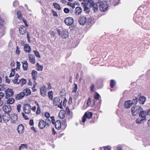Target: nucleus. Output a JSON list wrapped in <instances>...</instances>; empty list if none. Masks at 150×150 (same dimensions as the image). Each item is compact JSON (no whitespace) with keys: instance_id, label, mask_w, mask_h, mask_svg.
<instances>
[{"instance_id":"f257e3e1","label":"nucleus","mask_w":150,"mask_h":150,"mask_svg":"<svg viewBox=\"0 0 150 150\" xmlns=\"http://www.w3.org/2000/svg\"><path fill=\"white\" fill-rule=\"evenodd\" d=\"M83 6L88 8H91L93 9L94 12L97 11L98 9V6L96 3L91 0H84L81 3Z\"/></svg>"},{"instance_id":"f03ea898","label":"nucleus","mask_w":150,"mask_h":150,"mask_svg":"<svg viewBox=\"0 0 150 150\" xmlns=\"http://www.w3.org/2000/svg\"><path fill=\"white\" fill-rule=\"evenodd\" d=\"M91 19L90 18H87L86 17L84 16H80L78 19L79 24L81 25H84L87 23H91Z\"/></svg>"},{"instance_id":"7ed1b4c3","label":"nucleus","mask_w":150,"mask_h":150,"mask_svg":"<svg viewBox=\"0 0 150 150\" xmlns=\"http://www.w3.org/2000/svg\"><path fill=\"white\" fill-rule=\"evenodd\" d=\"M96 4L97 6H99L100 10L101 11L105 12L107 9L108 6L106 2L100 1Z\"/></svg>"},{"instance_id":"20e7f679","label":"nucleus","mask_w":150,"mask_h":150,"mask_svg":"<svg viewBox=\"0 0 150 150\" xmlns=\"http://www.w3.org/2000/svg\"><path fill=\"white\" fill-rule=\"evenodd\" d=\"M142 110V109L141 107L136 105L133 106L132 108L131 112L132 115L135 116V114H134L135 113H137L139 112H140Z\"/></svg>"},{"instance_id":"39448f33","label":"nucleus","mask_w":150,"mask_h":150,"mask_svg":"<svg viewBox=\"0 0 150 150\" xmlns=\"http://www.w3.org/2000/svg\"><path fill=\"white\" fill-rule=\"evenodd\" d=\"M137 98H136L135 99H134L133 100V102L130 100H128L127 101H126L125 102L124 104V107L126 108H129L132 106L133 103H135L136 102L137 103Z\"/></svg>"},{"instance_id":"423d86ee","label":"nucleus","mask_w":150,"mask_h":150,"mask_svg":"<svg viewBox=\"0 0 150 150\" xmlns=\"http://www.w3.org/2000/svg\"><path fill=\"white\" fill-rule=\"evenodd\" d=\"M62 101L61 100L60 102V100L59 97H54L53 100V104L55 106L57 105L58 107H59L61 108L62 104Z\"/></svg>"},{"instance_id":"0eeeda50","label":"nucleus","mask_w":150,"mask_h":150,"mask_svg":"<svg viewBox=\"0 0 150 150\" xmlns=\"http://www.w3.org/2000/svg\"><path fill=\"white\" fill-rule=\"evenodd\" d=\"M93 114L91 112H86L82 118V122L84 123L86 118L88 119H91L92 116Z\"/></svg>"},{"instance_id":"6e6552de","label":"nucleus","mask_w":150,"mask_h":150,"mask_svg":"<svg viewBox=\"0 0 150 150\" xmlns=\"http://www.w3.org/2000/svg\"><path fill=\"white\" fill-rule=\"evenodd\" d=\"M23 110L24 112L26 114L30 113L31 111V106L29 104H25L23 106Z\"/></svg>"},{"instance_id":"1a4fd4ad","label":"nucleus","mask_w":150,"mask_h":150,"mask_svg":"<svg viewBox=\"0 0 150 150\" xmlns=\"http://www.w3.org/2000/svg\"><path fill=\"white\" fill-rule=\"evenodd\" d=\"M6 97L8 98L12 96L14 94V92L12 89L8 88L5 90Z\"/></svg>"},{"instance_id":"9d476101","label":"nucleus","mask_w":150,"mask_h":150,"mask_svg":"<svg viewBox=\"0 0 150 150\" xmlns=\"http://www.w3.org/2000/svg\"><path fill=\"white\" fill-rule=\"evenodd\" d=\"M74 22V20L71 17H69L66 18L64 20L65 23L67 25H71Z\"/></svg>"},{"instance_id":"9b49d317","label":"nucleus","mask_w":150,"mask_h":150,"mask_svg":"<svg viewBox=\"0 0 150 150\" xmlns=\"http://www.w3.org/2000/svg\"><path fill=\"white\" fill-rule=\"evenodd\" d=\"M3 110L5 112L8 113L11 110V106L9 105H4L3 106Z\"/></svg>"},{"instance_id":"f8f14e48","label":"nucleus","mask_w":150,"mask_h":150,"mask_svg":"<svg viewBox=\"0 0 150 150\" xmlns=\"http://www.w3.org/2000/svg\"><path fill=\"white\" fill-rule=\"evenodd\" d=\"M10 118V115L8 114L2 116V119L3 121L5 123L8 122Z\"/></svg>"},{"instance_id":"ddd939ff","label":"nucleus","mask_w":150,"mask_h":150,"mask_svg":"<svg viewBox=\"0 0 150 150\" xmlns=\"http://www.w3.org/2000/svg\"><path fill=\"white\" fill-rule=\"evenodd\" d=\"M148 114L147 111L142 110L140 112L139 115L141 118H143L144 120Z\"/></svg>"},{"instance_id":"4468645a","label":"nucleus","mask_w":150,"mask_h":150,"mask_svg":"<svg viewBox=\"0 0 150 150\" xmlns=\"http://www.w3.org/2000/svg\"><path fill=\"white\" fill-rule=\"evenodd\" d=\"M40 92L42 96L44 97L47 94V90L45 86H42L40 88Z\"/></svg>"},{"instance_id":"2eb2a0df","label":"nucleus","mask_w":150,"mask_h":150,"mask_svg":"<svg viewBox=\"0 0 150 150\" xmlns=\"http://www.w3.org/2000/svg\"><path fill=\"white\" fill-rule=\"evenodd\" d=\"M38 126L41 129H43L46 126L45 121L43 120H40L39 122Z\"/></svg>"},{"instance_id":"dca6fc26","label":"nucleus","mask_w":150,"mask_h":150,"mask_svg":"<svg viewBox=\"0 0 150 150\" xmlns=\"http://www.w3.org/2000/svg\"><path fill=\"white\" fill-rule=\"evenodd\" d=\"M24 96H27L30 95L31 94V91L30 89L28 88H26L24 89L22 92Z\"/></svg>"},{"instance_id":"f3484780","label":"nucleus","mask_w":150,"mask_h":150,"mask_svg":"<svg viewBox=\"0 0 150 150\" xmlns=\"http://www.w3.org/2000/svg\"><path fill=\"white\" fill-rule=\"evenodd\" d=\"M19 31V33L21 35H24L25 34L26 32V28L25 27L21 25L20 27Z\"/></svg>"},{"instance_id":"a211bd4d","label":"nucleus","mask_w":150,"mask_h":150,"mask_svg":"<svg viewBox=\"0 0 150 150\" xmlns=\"http://www.w3.org/2000/svg\"><path fill=\"white\" fill-rule=\"evenodd\" d=\"M24 127L22 124L19 125L18 127L17 130L18 133L22 134L23 132Z\"/></svg>"},{"instance_id":"6ab92c4d","label":"nucleus","mask_w":150,"mask_h":150,"mask_svg":"<svg viewBox=\"0 0 150 150\" xmlns=\"http://www.w3.org/2000/svg\"><path fill=\"white\" fill-rule=\"evenodd\" d=\"M54 124H55V127L56 129H59L61 128V123L59 120L56 121Z\"/></svg>"},{"instance_id":"aec40b11","label":"nucleus","mask_w":150,"mask_h":150,"mask_svg":"<svg viewBox=\"0 0 150 150\" xmlns=\"http://www.w3.org/2000/svg\"><path fill=\"white\" fill-rule=\"evenodd\" d=\"M61 35L62 38L65 39L68 37V33L66 30H64L62 32Z\"/></svg>"},{"instance_id":"412c9836","label":"nucleus","mask_w":150,"mask_h":150,"mask_svg":"<svg viewBox=\"0 0 150 150\" xmlns=\"http://www.w3.org/2000/svg\"><path fill=\"white\" fill-rule=\"evenodd\" d=\"M24 50L25 52L29 53L31 52V48L29 45L27 44L24 46Z\"/></svg>"},{"instance_id":"4be33fe9","label":"nucleus","mask_w":150,"mask_h":150,"mask_svg":"<svg viewBox=\"0 0 150 150\" xmlns=\"http://www.w3.org/2000/svg\"><path fill=\"white\" fill-rule=\"evenodd\" d=\"M17 116L16 115H13L11 117V121L12 123H15L17 121Z\"/></svg>"},{"instance_id":"5701e85b","label":"nucleus","mask_w":150,"mask_h":150,"mask_svg":"<svg viewBox=\"0 0 150 150\" xmlns=\"http://www.w3.org/2000/svg\"><path fill=\"white\" fill-rule=\"evenodd\" d=\"M82 11V9L81 7H77L75 9V13L77 15H79Z\"/></svg>"},{"instance_id":"b1692460","label":"nucleus","mask_w":150,"mask_h":150,"mask_svg":"<svg viewBox=\"0 0 150 150\" xmlns=\"http://www.w3.org/2000/svg\"><path fill=\"white\" fill-rule=\"evenodd\" d=\"M24 96L22 92L16 95L15 99L16 100H19L22 98Z\"/></svg>"},{"instance_id":"393cba45","label":"nucleus","mask_w":150,"mask_h":150,"mask_svg":"<svg viewBox=\"0 0 150 150\" xmlns=\"http://www.w3.org/2000/svg\"><path fill=\"white\" fill-rule=\"evenodd\" d=\"M31 74L33 79L34 80H36L38 76L37 72L36 71L33 70L32 71Z\"/></svg>"},{"instance_id":"a878e982","label":"nucleus","mask_w":150,"mask_h":150,"mask_svg":"<svg viewBox=\"0 0 150 150\" xmlns=\"http://www.w3.org/2000/svg\"><path fill=\"white\" fill-rule=\"evenodd\" d=\"M22 67L23 70L24 71H25L28 69V64L26 61H24L22 62Z\"/></svg>"},{"instance_id":"bb28decb","label":"nucleus","mask_w":150,"mask_h":150,"mask_svg":"<svg viewBox=\"0 0 150 150\" xmlns=\"http://www.w3.org/2000/svg\"><path fill=\"white\" fill-rule=\"evenodd\" d=\"M29 59L30 62L32 64H34L35 63V57L33 56L31 54L29 55Z\"/></svg>"},{"instance_id":"cd10ccee","label":"nucleus","mask_w":150,"mask_h":150,"mask_svg":"<svg viewBox=\"0 0 150 150\" xmlns=\"http://www.w3.org/2000/svg\"><path fill=\"white\" fill-rule=\"evenodd\" d=\"M28 146L26 144H22L19 147V150H23L25 149H27Z\"/></svg>"},{"instance_id":"c85d7f7f","label":"nucleus","mask_w":150,"mask_h":150,"mask_svg":"<svg viewBox=\"0 0 150 150\" xmlns=\"http://www.w3.org/2000/svg\"><path fill=\"white\" fill-rule=\"evenodd\" d=\"M26 79L22 78L21 80H19L18 83L20 84L21 86H22L23 85L25 84L26 83Z\"/></svg>"},{"instance_id":"c756f323","label":"nucleus","mask_w":150,"mask_h":150,"mask_svg":"<svg viewBox=\"0 0 150 150\" xmlns=\"http://www.w3.org/2000/svg\"><path fill=\"white\" fill-rule=\"evenodd\" d=\"M0 28L3 30L5 29V27L4 25V22L1 20V18H0Z\"/></svg>"},{"instance_id":"7c9ffc66","label":"nucleus","mask_w":150,"mask_h":150,"mask_svg":"<svg viewBox=\"0 0 150 150\" xmlns=\"http://www.w3.org/2000/svg\"><path fill=\"white\" fill-rule=\"evenodd\" d=\"M146 99L145 97L144 96H141L139 98L140 102L142 104H144L145 101Z\"/></svg>"},{"instance_id":"2f4dec72","label":"nucleus","mask_w":150,"mask_h":150,"mask_svg":"<svg viewBox=\"0 0 150 150\" xmlns=\"http://www.w3.org/2000/svg\"><path fill=\"white\" fill-rule=\"evenodd\" d=\"M45 122L46 124V127H49L51 124V121L50 119L48 118H47L45 119Z\"/></svg>"},{"instance_id":"473e14b6","label":"nucleus","mask_w":150,"mask_h":150,"mask_svg":"<svg viewBox=\"0 0 150 150\" xmlns=\"http://www.w3.org/2000/svg\"><path fill=\"white\" fill-rule=\"evenodd\" d=\"M116 82L114 80H111L110 81V86L111 88H112L115 85Z\"/></svg>"},{"instance_id":"72a5a7b5","label":"nucleus","mask_w":150,"mask_h":150,"mask_svg":"<svg viewBox=\"0 0 150 150\" xmlns=\"http://www.w3.org/2000/svg\"><path fill=\"white\" fill-rule=\"evenodd\" d=\"M53 6L54 8L58 10H59L61 9L60 6L59 4L56 3H54L53 4Z\"/></svg>"},{"instance_id":"f704fd0d","label":"nucleus","mask_w":150,"mask_h":150,"mask_svg":"<svg viewBox=\"0 0 150 150\" xmlns=\"http://www.w3.org/2000/svg\"><path fill=\"white\" fill-rule=\"evenodd\" d=\"M15 101L13 98H11L7 100V103L8 104H12Z\"/></svg>"},{"instance_id":"c9c22d12","label":"nucleus","mask_w":150,"mask_h":150,"mask_svg":"<svg viewBox=\"0 0 150 150\" xmlns=\"http://www.w3.org/2000/svg\"><path fill=\"white\" fill-rule=\"evenodd\" d=\"M36 66L37 67V70L38 71L42 70L43 68V66L40 65L38 63H37Z\"/></svg>"},{"instance_id":"e433bc0d","label":"nucleus","mask_w":150,"mask_h":150,"mask_svg":"<svg viewBox=\"0 0 150 150\" xmlns=\"http://www.w3.org/2000/svg\"><path fill=\"white\" fill-rule=\"evenodd\" d=\"M143 120L144 119H141L140 118H138L136 120V122L137 124H140L142 123Z\"/></svg>"},{"instance_id":"4c0bfd02","label":"nucleus","mask_w":150,"mask_h":150,"mask_svg":"<svg viewBox=\"0 0 150 150\" xmlns=\"http://www.w3.org/2000/svg\"><path fill=\"white\" fill-rule=\"evenodd\" d=\"M16 14L17 16V17L18 19L19 20H21L22 19V15L21 14V12L19 11H18L16 13Z\"/></svg>"},{"instance_id":"58836bf2","label":"nucleus","mask_w":150,"mask_h":150,"mask_svg":"<svg viewBox=\"0 0 150 150\" xmlns=\"http://www.w3.org/2000/svg\"><path fill=\"white\" fill-rule=\"evenodd\" d=\"M53 93L52 91H50L48 93V96L49 98L51 100H52L53 98Z\"/></svg>"},{"instance_id":"ea45409f","label":"nucleus","mask_w":150,"mask_h":150,"mask_svg":"<svg viewBox=\"0 0 150 150\" xmlns=\"http://www.w3.org/2000/svg\"><path fill=\"white\" fill-rule=\"evenodd\" d=\"M77 89V85L76 84H74V87L73 88V89L72 91V92L74 93L76 92Z\"/></svg>"},{"instance_id":"a19ab883","label":"nucleus","mask_w":150,"mask_h":150,"mask_svg":"<svg viewBox=\"0 0 150 150\" xmlns=\"http://www.w3.org/2000/svg\"><path fill=\"white\" fill-rule=\"evenodd\" d=\"M84 10L86 13H89L90 11V9L89 8L84 7Z\"/></svg>"},{"instance_id":"79ce46f5","label":"nucleus","mask_w":150,"mask_h":150,"mask_svg":"<svg viewBox=\"0 0 150 150\" xmlns=\"http://www.w3.org/2000/svg\"><path fill=\"white\" fill-rule=\"evenodd\" d=\"M15 69H12V70L11 71V74H10L9 77H12L15 74Z\"/></svg>"},{"instance_id":"37998d69","label":"nucleus","mask_w":150,"mask_h":150,"mask_svg":"<svg viewBox=\"0 0 150 150\" xmlns=\"http://www.w3.org/2000/svg\"><path fill=\"white\" fill-rule=\"evenodd\" d=\"M34 52L35 55L36 57L38 58L40 57V56L39 54V52H38L36 50L34 51Z\"/></svg>"},{"instance_id":"c03bdc74","label":"nucleus","mask_w":150,"mask_h":150,"mask_svg":"<svg viewBox=\"0 0 150 150\" xmlns=\"http://www.w3.org/2000/svg\"><path fill=\"white\" fill-rule=\"evenodd\" d=\"M100 97V95L98 93H96L94 96V98L96 100H98Z\"/></svg>"},{"instance_id":"a18cd8bd","label":"nucleus","mask_w":150,"mask_h":150,"mask_svg":"<svg viewBox=\"0 0 150 150\" xmlns=\"http://www.w3.org/2000/svg\"><path fill=\"white\" fill-rule=\"evenodd\" d=\"M20 64L19 62H16V68L15 69L17 71L18 69H19L20 68Z\"/></svg>"},{"instance_id":"49530a36","label":"nucleus","mask_w":150,"mask_h":150,"mask_svg":"<svg viewBox=\"0 0 150 150\" xmlns=\"http://www.w3.org/2000/svg\"><path fill=\"white\" fill-rule=\"evenodd\" d=\"M67 4L72 7L73 8H75V5L74 4H72L70 3H68Z\"/></svg>"},{"instance_id":"de8ad7c7","label":"nucleus","mask_w":150,"mask_h":150,"mask_svg":"<svg viewBox=\"0 0 150 150\" xmlns=\"http://www.w3.org/2000/svg\"><path fill=\"white\" fill-rule=\"evenodd\" d=\"M52 13L53 15L54 16H58V15L57 14V12L53 10H52Z\"/></svg>"},{"instance_id":"09e8293b","label":"nucleus","mask_w":150,"mask_h":150,"mask_svg":"<svg viewBox=\"0 0 150 150\" xmlns=\"http://www.w3.org/2000/svg\"><path fill=\"white\" fill-rule=\"evenodd\" d=\"M40 112H41L40 109V108L39 107V106H38V107L37 110L36 111V113L37 114H39L40 113Z\"/></svg>"},{"instance_id":"8fccbe9b","label":"nucleus","mask_w":150,"mask_h":150,"mask_svg":"<svg viewBox=\"0 0 150 150\" xmlns=\"http://www.w3.org/2000/svg\"><path fill=\"white\" fill-rule=\"evenodd\" d=\"M20 51H19V48L18 47V46L17 47L16 50V54H17L18 55L20 54Z\"/></svg>"},{"instance_id":"3c124183","label":"nucleus","mask_w":150,"mask_h":150,"mask_svg":"<svg viewBox=\"0 0 150 150\" xmlns=\"http://www.w3.org/2000/svg\"><path fill=\"white\" fill-rule=\"evenodd\" d=\"M21 107V105L19 104L18 105L17 107V110L18 112H20V108Z\"/></svg>"},{"instance_id":"603ef678","label":"nucleus","mask_w":150,"mask_h":150,"mask_svg":"<svg viewBox=\"0 0 150 150\" xmlns=\"http://www.w3.org/2000/svg\"><path fill=\"white\" fill-rule=\"evenodd\" d=\"M64 12L66 13H68L69 12V10L67 8H65L64 9Z\"/></svg>"},{"instance_id":"864d4df0","label":"nucleus","mask_w":150,"mask_h":150,"mask_svg":"<svg viewBox=\"0 0 150 150\" xmlns=\"http://www.w3.org/2000/svg\"><path fill=\"white\" fill-rule=\"evenodd\" d=\"M27 38L28 41V42H30V37L29 36V33L28 32H27Z\"/></svg>"},{"instance_id":"5fc2aeb1","label":"nucleus","mask_w":150,"mask_h":150,"mask_svg":"<svg viewBox=\"0 0 150 150\" xmlns=\"http://www.w3.org/2000/svg\"><path fill=\"white\" fill-rule=\"evenodd\" d=\"M12 81L14 83H17V84H18V79H17L15 78L14 79L12 80Z\"/></svg>"},{"instance_id":"6e6d98bb","label":"nucleus","mask_w":150,"mask_h":150,"mask_svg":"<svg viewBox=\"0 0 150 150\" xmlns=\"http://www.w3.org/2000/svg\"><path fill=\"white\" fill-rule=\"evenodd\" d=\"M91 104V99L90 98H88L87 103V104L89 106Z\"/></svg>"},{"instance_id":"4d7b16f0","label":"nucleus","mask_w":150,"mask_h":150,"mask_svg":"<svg viewBox=\"0 0 150 150\" xmlns=\"http://www.w3.org/2000/svg\"><path fill=\"white\" fill-rule=\"evenodd\" d=\"M110 147L109 146H107L105 147H104V150H110Z\"/></svg>"},{"instance_id":"13d9d810","label":"nucleus","mask_w":150,"mask_h":150,"mask_svg":"<svg viewBox=\"0 0 150 150\" xmlns=\"http://www.w3.org/2000/svg\"><path fill=\"white\" fill-rule=\"evenodd\" d=\"M45 116L47 118H49L50 117V114L49 113L46 112L45 113Z\"/></svg>"},{"instance_id":"bf43d9fd","label":"nucleus","mask_w":150,"mask_h":150,"mask_svg":"<svg viewBox=\"0 0 150 150\" xmlns=\"http://www.w3.org/2000/svg\"><path fill=\"white\" fill-rule=\"evenodd\" d=\"M51 119L52 120V123L53 124H54V123H55V120L54 119V116H52V117H51Z\"/></svg>"},{"instance_id":"052dcab7","label":"nucleus","mask_w":150,"mask_h":150,"mask_svg":"<svg viewBox=\"0 0 150 150\" xmlns=\"http://www.w3.org/2000/svg\"><path fill=\"white\" fill-rule=\"evenodd\" d=\"M22 115L25 120L28 119V118L27 117V116L25 115L24 113L23 112H22Z\"/></svg>"},{"instance_id":"680f3d73","label":"nucleus","mask_w":150,"mask_h":150,"mask_svg":"<svg viewBox=\"0 0 150 150\" xmlns=\"http://www.w3.org/2000/svg\"><path fill=\"white\" fill-rule=\"evenodd\" d=\"M18 5V2L15 1L13 3V5L14 6H16Z\"/></svg>"},{"instance_id":"e2e57ef3","label":"nucleus","mask_w":150,"mask_h":150,"mask_svg":"<svg viewBox=\"0 0 150 150\" xmlns=\"http://www.w3.org/2000/svg\"><path fill=\"white\" fill-rule=\"evenodd\" d=\"M94 88V85L93 84H92L91 86V91H93Z\"/></svg>"},{"instance_id":"0e129e2a","label":"nucleus","mask_w":150,"mask_h":150,"mask_svg":"<svg viewBox=\"0 0 150 150\" xmlns=\"http://www.w3.org/2000/svg\"><path fill=\"white\" fill-rule=\"evenodd\" d=\"M29 123L30 125H34L33 121V120H30L29 122Z\"/></svg>"},{"instance_id":"69168bd1","label":"nucleus","mask_w":150,"mask_h":150,"mask_svg":"<svg viewBox=\"0 0 150 150\" xmlns=\"http://www.w3.org/2000/svg\"><path fill=\"white\" fill-rule=\"evenodd\" d=\"M15 63L13 60H11V63L10 65L12 66H14L15 65Z\"/></svg>"},{"instance_id":"338daca9","label":"nucleus","mask_w":150,"mask_h":150,"mask_svg":"<svg viewBox=\"0 0 150 150\" xmlns=\"http://www.w3.org/2000/svg\"><path fill=\"white\" fill-rule=\"evenodd\" d=\"M66 112L68 113V114H69L70 113V110L68 107H67L66 109Z\"/></svg>"},{"instance_id":"774afa93","label":"nucleus","mask_w":150,"mask_h":150,"mask_svg":"<svg viewBox=\"0 0 150 150\" xmlns=\"http://www.w3.org/2000/svg\"><path fill=\"white\" fill-rule=\"evenodd\" d=\"M4 94L1 92H0V99L4 96Z\"/></svg>"}]
</instances>
